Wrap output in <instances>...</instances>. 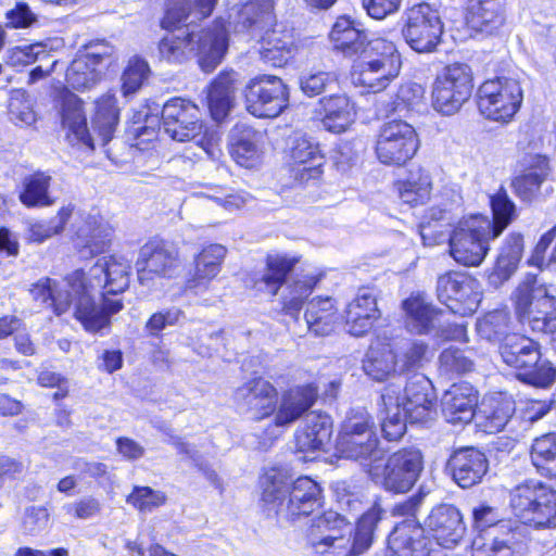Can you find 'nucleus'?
<instances>
[{
  "mask_svg": "<svg viewBox=\"0 0 556 556\" xmlns=\"http://www.w3.org/2000/svg\"><path fill=\"white\" fill-rule=\"evenodd\" d=\"M401 68L392 63H372L357 60L351 71V81L355 87H362L366 92H380L397 77Z\"/></svg>",
  "mask_w": 556,
  "mask_h": 556,
  "instance_id": "nucleus-28",
  "label": "nucleus"
},
{
  "mask_svg": "<svg viewBox=\"0 0 556 556\" xmlns=\"http://www.w3.org/2000/svg\"><path fill=\"white\" fill-rule=\"evenodd\" d=\"M227 47L225 28L215 26L199 31L169 34L160 41L159 52L162 59L176 64L195 54L202 71L211 73L222 62Z\"/></svg>",
  "mask_w": 556,
  "mask_h": 556,
  "instance_id": "nucleus-6",
  "label": "nucleus"
},
{
  "mask_svg": "<svg viewBox=\"0 0 556 556\" xmlns=\"http://www.w3.org/2000/svg\"><path fill=\"white\" fill-rule=\"evenodd\" d=\"M58 102L63 126L67 127L79 142L94 149V139L88 132L80 99L70 90L64 89L60 92Z\"/></svg>",
  "mask_w": 556,
  "mask_h": 556,
  "instance_id": "nucleus-30",
  "label": "nucleus"
},
{
  "mask_svg": "<svg viewBox=\"0 0 556 556\" xmlns=\"http://www.w3.org/2000/svg\"><path fill=\"white\" fill-rule=\"evenodd\" d=\"M386 511L379 503L368 508L358 519L353 538H345L343 529L349 530L350 522L337 511L328 510L313 518L306 532L307 545L316 554H325L329 549H346L345 556H357L366 552L372 544L375 530Z\"/></svg>",
  "mask_w": 556,
  "mask_h": 556,
  "instance_id": "nucleus-4",
  "label": "nucleus"
},
{
  "mask_svg": "<svg viewBox=\"0 0 556 556\" xmlns=\"http://www.w3.org/2000/svg\"><path fill=\"white\" fill-rule=\"evenodd\" d=\"M290 156L295 179L304 182L321 175L325 156L313 139L304 135L296 136L292 141Z\"/></svg>",
  "mask_w": 556,
  "mask_h": 556,
  "instance_id": "nucleus-24",
  "label": "nucleus"
},
{
  "mask_svg": "<svg viewBox=\"0 0 556 556\" xmlns=\"http://www.w3.org/2000/svg\"><path fill=\"white\" fill-rule=\"evenodd\" d=\"M473 527L479 534L490 532L493 528H501V534L511 529L508 523L501 521L497 510L489 505L480 504L472 509Z\"/></svg>",
  "mask_w": 556,
  "mask_h": 556,
  "instance_id": "nucleus-60",
  "label": "nucleus"
},
{
  "mask_svg": "<svg viewBox=\"0 0 556 556\" xmlns=\"http://www.w3.org/2000/svg\"><path fill=\"white\" fill-rule=\"evenodd\" d=\"M185 317V313L179 307H169L153 313L144 325V330L151 337H159L160 333L169 326H176Z\"/></svg>",
  "mask_w": 556,
  "mask_h": 556,
  "instance_id": "nucleus-62",
  "label": "nucleus"
},
{
  "mask_svg": "<svg viewBox=\"0 0 556 556\" xmlns=\"http://www.w3.org/2000/svg\"><path fill=\"white\" fill-rule=\"evenodd\" d=\"M435 393L431 381L422 374L408 378L400 404L410 424H426L434 419Z\"/></svg>",
  "mask_w": 556,
  "mask_h": 556,
  "instance_id": "nucleus-19",
  "label": "nucleus"
},
{
  "mask_svg": "<svg viewBox=\"0 0 556 556\" xmlns=\"http://www.w3.org/2000/svg\"><path fill=\"white\" fill-rule=\"evenodd\" d=\"M406 314V327L417 334L429 333L439 326L443 311L435 308L422 292L412 293L403 301Z\"/></svg>",
  "mask_w": 556,
  "mask_h": 556,
  "instance_id": "nucleus-27",
  "label": "nucleus"
},
{
  "mask_svg": "<svg viewBox=\"0 0 556 556\" xmlns=\"http://www.w3.org/2000/svg\"><path fill=\"white\" fill-rule=\"evenodd\" d=\"M338 450L346 457L361 463L368 462L372 464L380 457L378 450V439L375 432H364V434H340Z\"/></svg>",
  "mask_w": 556,
  "mask_h": 556,
  "instance_id": "nucleus-41",
  "label": "nucleus"
},
{
  "mask_svg": "<svg viewBox=\"0 0 556 556\" xmlns=\"http://www.w3.org/2000/svg\"><path fill=\"white\" fill-rule=\"evenodd\" d=\"M503 362L530 380L548 383L555 380L556 372L546 359H542L540 345L534 340L513 333L500 345Z\"/></svg>",
  "mask_w": 556,
  "mask_h": 556,
  "instance_id": "nucleus-12",
  "label": "nucleus"
},
{
  "mask_svg": "<svg viewBox=\"0 0 556 556\" xmlns=\"http://www.w3.org/2000/svg\"><path fill=\"white\" fill-rule=\"evenodd\" d=\"M531 462L536 471L547 478H556V433H546L534 439L531 445Z\"/></svg>",
  "mask_w": 556,
  "mask_h": 556,
  "instance_id": "nucleus-49",
  "label": "nucleus"
},
{
  "mask_svg": "<svg viewBox=\"0 0 556 556\" xmlns=\"http://www.w3.org/2000/svg\"><path fill=\"white\" fill-rule=\"evenodd\" d=\"M493 220L471 215L462 219L450 237L451 255L464 266H478L489 251V241L497 238L516 217L515 203L504 189L490 200Z\"/></svg>",
  "mask_w": 556,
  "mask_h": 556,
  "instance_id": "nucleus-3",
  "label": "nucleus"
},
{
  "mask_svg": "<svg viewBox=\"0 0 556 556\" xmlns=\"http://www.w3.org/2000/svg\"><path fill=\"white\" fill-rule=\"evenodd\" d=\"M162 124L172 139L180 142L194 140L210 153L213 144L211 139H206V134L202 136L200 109L192 101L178 97L168 100L163 105Z\"/></svg>",
  "mask_w": 556,
  "mask_h": 556,
  "instance_id": "nucleus-13",
  "label": "nucleus"
},
{
  "mask_svg": "<svg viewBox=\"0 0 556 556\" xmlns=\"http://www.w3.org/2000/svg\"><path fill=\"white\" fill-rule=\"evenodd\" d=\"M317 397L313 384L292 388L278 399L277 389L263 378H254L235 392L238 406L254 420L274 415V425L285 428L298 420L308 410Z\"/></svg>",
  "mask_w": 556,
  "mask_h": 556,
  "instance_id": "nucleus-2",
  "label": "nucleus"
},
{
  "mask_svg": "<svg viewBox=\"0 0 556 556\" xmlns=\"http://www.w3.org/2000/svg\"><path fill=\"white\" fill-rule=\"evenodd\" d=\"M260 483L263 509L279 520L294 521L321 505V488L309 477H300L291 483L287 470L270 468Z\"/></svg>",
  "mask_w": 556,
  "mask_h": 556,
  "instance_id": "nucleus-5",
  "label": "nucleus"
},
{
  "mask_svg": "<svg viewBox=\"0 0 556 556\" xmlns=\"http://www.w3.org/2000/svg\"><path fill=\"white\" fill-rule=\"evenodd\" d=\"M514 301L517 317L534 333H547L556 319V300L535 276H528L516 289Z\"/></svg>",
  "mask_w": 556,
  "mask_h": 556,
  "instance_id": "nucleus-8",
  "label": "nucleus"
},
{
  "mask_svg": "<svg viewBox=\"0 0 556 556\" xmlns=\"http://www.w3.org/2000/svg\"><path fill=\"white\" fill-rule=\"evenodd\" d=\"M339 319L331 298H315L308 302L305 321L309 331L316 336H328Z\"/></svg>",
  "mask_w": 556,
  "mask_h": 556,
  "instance_id": "nucleus-42",
  "label": "nucleus"
},
{
  "mask_svg": "<svg viewBox=\"0 0 556 556\" xmlns=\"http://www.w3.org/2000/svg\"><path fill=\"white\" fill-rule=\"evenodd\" d=\"M130 264L122 256H104L90 267L68 275L67 285L77 295L75 317L89 332H98L110 325V316L123 308L121 300L106 294L123 293L129 286Z\"/></svg>",
  "mask_w": 556,
  "mask_h": 556,
  "instance_id": "nucleus-1",
  "label": "nucleus"
},
{
  "mask_svg": "<svg viewBox=\"0 0 556 556\" xmlns=\"http://www.w3.org/2000/svg\"><path fill=\"white\" fill-rule=\"evenodd\" d=\"M446 467L453 480L460 488L467 489L479 483L486 473L488 459L482 452L473 447H465L450 456Z\"/></svg>",
  "mask_w": 556,
  "mask_h": 556,
  "instance_id": "nucleus-22",
  "label": "nucleus"
},
{
  "mask_svg": "<svg viewBox=\"0 0 556 556\" xmlns=\"http://www.w3.org/2000/svg\"><path fill=\"white\" fill-rule=\"evenodd\" d=\"M319 105L323 114L321 123L328 131L341 134L354 121V104L345 94L325 97L320 99Z\"/></svg>",
  "mask_w": 556,
  "mask_h": 556,
  "instance_id": "nucleus-33",
  "label": "nucleus"
},
{
  "mask_svg": "<svg viewBox=\"0 0 556 556\" xmlns=\"http://www.w3.org/2000/svg\"><path fill=\"white\" fill-rule=\"evenodd\" d=\"M67 279L68 276L65 278L63 287L59 289L56 282L50 278L39 280L30 290L33 298L42 303L49 302L56 315L65 313L73 302L77 303V295L67 285Z\"/></svg>",
  "mask_w": 556,
  "mask_h": 556,
  "instance_id": "nucleus-43",
  "label": "nucleus"
},
{
  "mask_svg": "<svg viewBox=\"0 0 556 556\" xmlns=\"http://www.w3.org/2000/svg\"><path fill=\"white\" fill-rule=\"evenodd\" d=\"M150 74V67L146 60L139 56L129 59L122 75V89L125 96L136 93Z\"/></svg>",
  "mask_w": 556,
  "mask_h": 556,
  "instance_id": "nucleus-57",
  "label": "nucleus"
},
{
  "mask_svg": "<svg viewBox=\"0 0 556 556\" xmlns=\"http://www.w3.org/2000/svg\"><path fill=\"white\" fill-rule=\"evenodd\" d=\"M357 58L372 63H392L396 68L402 65L395 45L384 38H368Z\"/></svg>",
  "mask_w": 556,
  "mask_h": 556,
  "instance_id": "nucleus-53",
  "label": "nucleus"
},
{
  "mask_svg": "<svg viewBox=\"0 0 556 556\" xmlns=\"http://www.w3.org/2000/svg\"><path fill=\"white\" fill-rule=\"evenodd\" d=\"M523 89L514 77L485 80L478 89V109L488 119L507 124L520 110Z\"/></svg>",
  "mask_w": 556,
  "mask_h": 556,
  "instance_id": "nucleus-10",
  "label": "nucleus"
},
{
  "mask_svg": "<svg viewBox=\"0 0 556 556\" xmlns=\"http://www.w3.org/2000/svg\"><path fill=\"white\" fill-rule=\"evenodd\" d=\"M509 504L514 515L525 525L556 527V492L542 483L528 481L515 486Z\"/></svg>",
  "mask_w": 556,
  "mask_h": 556,
  "instance_id": "nucleus-9",
  "label": "nucleus"
},
{
  "mask_svg": "<svg viewBox=\"0 0 556 556\" xmlns=\"http://www.w3.org/2000/svg\"><path fill=\"white\" fill-rule=\"evenodd\" d=\"M52 177L46 172H35L23 179L20 201L27 207L50 206L54 200L49 188Z\"/></svg>",
  "mask_w": 556,
  "mask_h": 556,
  "instance_id": "nucleus-47",
  "label": "nucleus"
},
{
  "mask_svg": "<svg viewBox=\"0 0 556 556\" xmlns=\"http://www.w3.org/2000/svg\"><path fill=\"white\" fill-rule=\"evenodd\" d=\"M438 300L454 314H473L481 302L482 292L477 279L463 271H447L437 280Z\"/></svg>",
  "mask_w": 556,
  "mask_h": 556,
  "instance_id": "nucleus-16",
  "label": "nucleus"
},
{
  "mask_svg": "<svg viewBox=\"0 0 556 556\" xmlns=\"http://www.w3.org/2000/svg\"><path fill=\"white\" fill-rule=\"evenodd\" d=\"M451 212L447 208H442L440 206H431L428 208L419 224V232L424 244L433 245L443 240L445 237L444 231H437L434 229L435 224L442 228L444 226H451Z\"/></svg>",
  "mask_w": 556,
  "mask_h": 556,
  "instance_id": "nucleus-54",
  "label": "nucleus"
},
{
  "mask_svg": "<svg viewBox=\"0 0 556 556\" xmlns=\"http://www.w3.org/2000/svg\"><path fill=\"white\" fill-rule=\"evenodd\" d=\"M371 480L391 493L409 491L424 469V456L416 447H404L392 453L386 462L379 457L372 464H366Z\"/></svg>",
  "mask_w": 556,
  "mask_h": 556,
  "instance_id": "nucleus-7",
  "label": "nucleus"
},
{
  "mask_svg": "<svg viewBox=\"0 0 556 556\" xmlns=\"http://www.w3.org/2000/svg\"><path fill=\"white\" fill-rule=\"evenodd\" d=\"M365 374L376 381H384L397 371L396 355L391 344H371L363 359Z\"/></svg>",
  "mask_w": 556,
  "mask_h": 556,
  "instance_id": "nucleus-40",
  "label": "nucleus"
},
{
  "mask_svg": "<svg viewBox=\"0 0 556 556\" xmlns=\"http://www.w3.org/2000/svg\"><path fill=\"white\" fill-rule=\"evenodd\" d=\"M403 36L407 45L419 53L435 50L440 42L443 24L435 10L427 3H419L406 12V24Z\"/></svg>",
  "mask_w": 556,
  "mask_h": 556,
  "instance_id": "nucleus-18",
  "label": "nucleus"
},
{
  "mask_svg": "<svg viewBox=\"0 0 556 556\" xmlns=\"http://www.w3.org/2000/svg\"><path fill=\"white\" fill-rule=\"evenodd\" d=\"M73 212L71 205L63 206L54 219L50 222H40L30 225L29 227V240L34 242H42L46 239L60 233L67 220L70 219Z\"/></svg>",
  "mask_w": 556,
  "mask_h": 556,
  "instance_id": "nucleus-59",
  "label": "nucleus"
},
{
  "mask_svg": "<svg viewBox=\"0 0 556 556\" xmlns=\"http://www.w3.org/2000/svg\"><path fill=\"white\" fill-rule=\"evenodd\" d=\"M296 260L282 254H269L266 257V270L256 280L255 287L273 295L287 282V277L292 271Z\"/></svg>",
  "mask_w": 556,
  "mask_h": 556,
  "instance_id": "nucleus-44",
  "label": "nucleus"
},
{
  "mask_svg": "<svg viewBox=\"0 0 556 556\" xmlns=\"http://www.w3.org/2000/svg\"><path fill=\"white\" fill-rule=\"evenodd\" d=\"M318 282L313 275H305L289 282L281 293L282 311L291 317L298 318L304 301L312 293Z\"/></svg>",
  "mask_w": 556,
  "mask_h": 556,
  "instance_id": "nucleus-50",
  "label": "nucleus"
},
{
  "mask_svg": "<svg viewBox=\"0 0 556 556\" xmlns=\"http://www.w3.org/2000/svg\"><path fill=\"white\" fill-rule=\"evenodd\" d=\"M523 237L521 233H509L501 248L495 267L489 276V281L497 287L507 281L516 271L522 257Z\"/></svg>",
  "mask_w": 556,
  "mask_h": 556,
  "instance_id": "nucleus-36",
  "label": "nucleus"
},
{
  "mask_svg": "<svg viewBox=\"0 0 556 556\" xmlns=\"http://www.w3.org/2000/svg\"><path fill=\"white\" fill-rule=\"evenodd\" d=\"M136 268L142 286H152L155 278L173 279L181 268L179 251L168 241L152 239L140 248Z\"/></svg>",
  "mask_w": 556,
  "mask_h": 556,
  "instance_id": "nucleus-14",
  "label": "nucleus"
},
{
  "mask_svg": "<svg viewBox=\"0 0 556 556\" xmlns=\"http://www.w3.org/2000/svg\"><path fill=\"white\" fill-rule=\"evenodd\" d=\"M237 74L233 71L220 73L211 84L207 103L211 115L216 122L223 121L229 113L235 99V83Z\"/></svg>",
  "mask_w": 556,
  "mask_h": 556,
  "instance_id": "nucleus-38",
  "label": "nucleus"
},
{
  "mask_svg": "<svg viewBox=\"0 0 556 556\" xmlns=\"http://www.w3.org/2000/svg\"><path fill=\"white\" fill-rule=\"evenodd\" d=\"M329 38L336 50L341 51L345 56L353 58L362 51L368 35L365 30L357 28L352 20L342 16L333 24Z\"/></svg>",
  "mask_w": 556,
  "mask_h": 556,
  "instance_id": "nucleus-39",
  "label": "nucleus"
},
{
  "mask_svg": "<svg viewBox=\"0 0 556 556\" xmlns=\"http://www.w3.org/2000/svg\"><path fill=\"white\" fill-rule=\"evenodd\" d=\"M439 363L440 370L448 376L466 374L473 368V361L470 355L455 346L443 350Z\"/></svg>",
  "mask_w": 556,
  "mask_h": 556,
  "instance_id": "nucleus-58",
  "label": "nucleus"
},
{
  "mask_svg": "<svg viewBox=\"0 0 556 556\" xmlns=\"http://www.w3.org/2000/svg\"><path fill=\"white\" fill-rule=\"evenodd\" d=\"M441 405L447 422L467 424L476 414L478 392L467 382L455 383L444 392Z\"/></svg>",
  "mask_w": 556,
  "mask_h": 556,
  "instance_id": "nucleus-23",
  "label": "nucleus"
},
{
  "mask_svg": "<svg viewBox=\"0 0 556 556\" xmlns=\"http://www.w3.org/2000/svg\"><path fill=\"white\" fill-rule=\"evenodd\" d=\"M275 22L274 0H250L239 11L237 30L257 36Z\"/></svg>",
  "mask_w": 556,
  "mask_h": 556,
  "instance_id": "nucleus-32",
  "label": "nucleus"
},
{
  "mask_svg": "<svg viewBox=\"0 0 556 556\" xmlns=\"http://www.w3.org/2000/svg\"><path fill=\"white\" fill-rule=\"evenodd\" d=\"M111 226L98 215H89L77 229V239L91 254L101 253L109 245L112 237Z\"/></svg>",
  "mask_w": 556,
  "mask_h": 556,
  "instance_id": "nucleus-46",
  "label": "nucleus"
},
{
  "mask_svg": "<svg viewBox=\"0 0 556 556\" xmlns=\"http://www.w3.org/2000/svg\"><path fill=\"white\" fill-rule=\"evenodd\" d=\"M514 413V403L509 400H491L483 402L479 414L485 418L484 427L490 432L502 430Z\"/></svg>",
  "mask_w": 556,
  "mask_h": 556,
  "instance_id": "nucleus-56",
  "label": "nucleus"
},
{
  "mask_svg": "<svg viewBox=\"0 0 556 556\" xmlns=\"http://www.w3.org/2000/svg\"><path fill=\"white\" fill-rule=\"evenodd\" d=\"M504 21V0H470L467 23L473 30L493 34Z\"/></svg>",
  "mask_w": 556,
  "mask_h": 556,
  "instance_id": "nucleus-31",
  "label": "nucleus"
},
{
  "mask_svg": "<svg viewBox=\"0 0 556 556\" xmlns=\"http://www.w3.org/2000/svg\"><path fill=\"white\" fill-rule=\"evenodd\" d=\"M230 146L232 159L242 167H257L264 156V134L247 125H238L233 130Z\"/></svg>",
  "mask_w": 556,
  "mask_h": 556,
  "instance_id": "nucleus-26",
  "label": "nucleus"
},
{
  "mask_svg": "<svg viewBox=\"0 0 556 556\" xmlns=\"http://www.w3.org/2000/svg\"><path fill=\"white\" fill-rule=\"evenodd\" d=\"M10 119L16 125L30 126L36 122L31 102L24 94L14 96L9 104Z\"/></svg>",
  "mask_w": 556,
  "mask_h": 556,
  "instance_id": "nucleus-64",
  "label": "nucleus"
},
{
  "mask_svg": "<svg viewBox=\"0 0 556 556\" xmlns=\"http://www.w3.org/2000/svg\"><path fill=\"white\" fill-rule=\"evenodd\" d=\"M345 314L348 331L355 337L366 334L381 315L377 306L376 290L370 287L359 288L348 304Z\"/></svg>",
  "mask_w": 556,
  "mask_h": 556,
  "instance_id": "nucleus-21",
  "label": "nucleus"
},
{
  "mask_svg": "<svg viewBox=\"0 0 556 556\" xmlns=\"http://www.w3.org/2000/svg\"><path fill=\"white\" fill-rule=\"evenodd\" d=\"M126 501L139 511L150 513L154 508L163 505L166 501V496L163 492L155 491L149 486H135Z\"/></svg>",
  "mask_w": 556,
  "mask_h": 556,
  "instance_id": "nucleus-61",
  "label": "nucleus"
},
{
  "mask_svg": "<svg viewBox=\"0 0 556 556\" xmlns=\"http://www.w3.org/2000/svg\"><path fill=\"white\" fill-rule=\"evenodd\" d=\"M425 526L437 543L445 548L456 546L466 530L460 511L450 504L433 507Z\"/></svg>",
  "mask_w": 556,
  "mask_h": 556,
  "instance_id": "nucleus-20",
  "label": "nucleus"
},
{
  "mask_svg": "<svg viewBox=\"0 0 556 556\" xmlns=\"http://www.w3.org/2000/svg\"><path fill=\"white\" fill-rule=\"evenodd\" d=\"M432 180L428 170L417 168L410 170L408 177L399 182L400 199L412 206L424 204L429 200Z\"/></svg>",
  "mask_w": 556,
  "mask_h": 556,
  "instance_id": "nucleus-48",
  "label": "nucleus"
},
{
  "mask_svg": "<svg viewBox=\"0 0 556 556\" xmlns=\"http://www.w3.org/2000/svg\"><path fill=\"white\" fill-rule=\"evenodd\" d=\"M548 160L545 156H529L527 169L511 182L516 195L525 202L533 201L548 176Z\"/></svg>",
  "mask_w": 556,
  "mask_h": 556,
  "instance_id": "nucleus-34",
  "label": "nucleus"
},
{
  "mask_svg": "<svg viewBox=\"0 0 556 556\" xmlns=\"http://www.w3.org/2000/svg\"><path fill=\"white\" fill-rule=\"evenodd\" d=\"M332 420L327 414L312 412L305 417L304 427L295 434L301 452L321 451L330 442Z\"/></svg>",
  "mask_w": 556,
  "mask_h": 556,
  "instance_id": "nucleus-29",
  "label": "nucleus"
},
{
  "mask_svg": "<svg viewBox=\"0 0 556 556\" xmlns=\"http://www.w3.org/2000/svg\"><path fill=\"white\" fill-rule=\"evenodd\" d=\"M337 81V74L329 71H311L300 77L301 90L308 97L320 94Z\"/></svg>",
  "mask_w": 556,
  "mask_h": 556,
  "instance_id": "nucleus-63",
  "label": "nucleus"
},
{
  "mask_svg": "<svg viewBox=\"0 0 556 556\" xmlns=\"http://www.w3.org/2000/svg\"><path fill=\"white\" fill-rule=\"evenodd\" d=\"M511 317L506 309H495L485 314L477 321V332L490 342L506 341L510 337Z\"/></svg>",
  "mask_w": 556,
  "mask_h": 556,
  "instance_id": "nucleus-52",
  "label": "nucleus"
},
{
  "mask_svg": "<svg viewBox=\"0 0 556 556\" xmlns=\"http://www.w3.org/2000/svg\"><path fill=\"white\" fill-rule=\"evenodd\" d=\"M104 72L88 58L78 54L66 71L68 86L78 91L94 87L103 77Z\"/></svg>",
  "mask_w": 556,
  "mask_h": 556,
  "instance_id": "nucleus-51",
  "label": "nucleus"
},
{
  "mask_svg": "<svg viewBox=\"0 0 556 556\" xmlns=\"http://www.w3.org/2000/svg\"><path fill=\"white\" fill-rule=\"evenodd\" d=\"M380 418L381 431L388 441H397L406 432V422L408 418L403 416V408L400 404V397L396 392L387 388L381 394Z\"/></svg>",
  "mask_w": 556,
  "mask_h": 556,
  "instance_id": "nucleus-35",
  "label": "nucleus"
},
{
  "mask_svg": "<svg viewBox=\"0 0 556 556\" xmlns=\"http://www.w3.org/2000/svg\"><path fill=\"white\" fill-rule=\"evenodd\" d=\"M396 355L399 372L421 367L427 352V344L418 340H401L392 346Z\"/></svg>",
  "mask_w": 556,
  "mask_h": 556,
  "instance_id": "nucleus-55",
  "label": "nucleus"
},
{
  "mask_svg": "<svg viewBox=\"0 0 556 556\" xmlns=\"http://www.w3.org/2000/svg\"><path fill=\"white\" fill-rule=\"evenodd\" d=\"M471 556H520L513 529L501 534V528L478 534L471 545Z\"/></svg>",
  "mask_w": 556,
  "mask_h": 556,
  "instance_id": "nucleus-37",
  "label": "nucleus"
},
{
  "mask_svg": "<svg viewBox=\"0 0 556 556\" xmlns=\"http://www.w3.org/2000/svg\"><path fill=\"white\" fill-rule=\"evenodd\" d=\"M418 147L415 128L404 121L393 119L380 128L376 154L382 164L402 166L416 154Z\"/></svg>",
  "mask_w": 556,
  "mask_h": 556,
  "instance_id": "nucleus-15",
  "label": "nucleus"
},
{
  "mask_svg": "<svg viewBox=\"0 0 556 556\" xmlns=\"http://www.w3.org/2000/svg\"><path fill=\"white\" fill-rule=\"evenodd\" d=\"M118 124V109L113 94H104L96 102L92 129L98 134L100 144L105 147L113 138Z\"/></svg>",
  "mask_w": 556,
  "mask_h": 556,
  "instance_id": "nucleus-45",
  "label": "nucleus"
},
{
  "mask_svg": "<svg viewBox=\"0 0 556 556\" xmlns=\"http://www.w3.org/2000/svg\"><path fill=\"white\" fill-rule=\"evenodd\" d=\"M473 89L471 67L455 62L445 66L432 85V106L442 115H453L469 100Z\"/></svg>",
  "mask_w": 556,
  "mask_h": 556,
  "instance_id": "nucleus-11",
  "label": "nucleus"
},
{
  "mask_svg": "<svg viewBox=\"0 0 556 556\" xmlns=\"http://www.w3.org/2000/svg\"><path fill=\"white\" fill-rule=\"evenodd\" d=\"M227 249L222 244H210L194 257L193 271L186 280V289L195 294L208 289L210 282L219 274Z\"/></svg>",
  "mask_w": 556,
  "mask_h": 556,
  "instance_id": "nucleus-25",
  "label": "nucleus"
},
{
  "mask_svg": "<svg viewBox=\"0 0 556 556\" xmlns=\"http://www.w3.org/2000/svg\"><path fill=\"white\" fill-rule=\"evenodd\" d=\"M247 110L256 117L278 116L289 103L288 88L274 75H260L245 87Z\"/></svg>",
  "mask_w": 556,
  "mask_h": 556,
  "instance_id": "nucleus-17",
  "label": "nucleus"
}]
</instances>
